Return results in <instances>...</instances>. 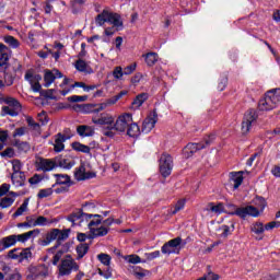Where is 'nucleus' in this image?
Here are the masks:
<instances>
[{"label":"nucleus","mask_w":280,"mask_h":280,"mask_svg":"<svg viewBox=\"0 0 280 280\" xmlns=\"http://www.w3.org/2000/svg\"><path fill=\"white\" fill-rule=\"evenodd\" d=\"M93 215L94 214L84 213V212H82V210H79L77 212H72L68 217V220H69V222H72L73 225H75V224H80V222H82V220H89V219L93 218Z\"/></svg>","instance_id":"17"},{"label":"nucleus","mask_w":280,"mask_h":280,"mask_svg":"<svg viewBox=\"0 0 280 280\" xmlns=\"http://www.w3.org/2000/svg\"><path fill=\"white\" fill-rule=\"evenodd\" d=\"M4 43H7V45H9V47H11L12 49H19V47H21V43L19 42V39H16L14 36L12 35H7L3 37Z\"/></svg>","instance_id":"31"},{"label":"nucleus","mask_w":280,"mask_h":280,"mask_svg":"<svg viewBox=\"0 0 280 280\" xmlns=\"http://www.w3.org/2000/svg\"><path fill=\"white\" fill-rule=\"evenodd\" d=\"M40 180H43V176L35 174L34 176H32L28 179L30 185H38V183H40Z\"/></svg>","instance_id":"58"},{"label":"nucleus","mask_w":280,"mask_h":280,"mask_svg":"<svg viewBox=\"0 0 280 280\" xmlns=\"http://www.w3.org/2000/svg\"><path fill=\"white\" fill-rule=\"evenodd\" d=\"M19 252H20L19 261H30V259H32V250H30V248H24V249L19 248Z\"/></svg>","instance_id":"36"},{"label":"nucleus","mask_w":280,"mask_h":280,"mask_svg":"<svg viewBox=\"0 0 280 280\" xmlns=\"http://www.w3.org/2000/svg\"><path fill=\"white\" fill-rule=\"evenodd\" d=\"M35 166L38 172H51L56 170V160L36 158Z\"/></svg>","instance_id":"14"},{"label":"nucleus","mask_w":280,"mask_h":280,"mask_svg":"<svg viewBox=\"0 0 280 280\" xmlns=\"http://www.w3.org/2000/svg\"><path fill=\"white\" fill-rule=\"evenodd\" d=\"M72 149L75 150V152H83L84 154H89V152H91V147L80 142H73Z\"/></svg>","instance_id":"33"},{"label":"nucleus","mask_w":280,"mask_h":280,"mask_svg":"<svg viewBox=\"0 0 280 280\" xmlns=\"http://www.w3.org/2000/svg\"><path fill=\"white\" fill-rule=\"evenodd\" d=\"M78 135H80V137H93V135H95V131L93 130V128L86 126V125H81L77 128Z\"/></svg>","instance_id":"28"},{"label":"nucleus","mask_w":280,"mask_h":280,"mask_svg":"<svg viewBox=\"0 0 280 280\" xmlns=\"http://www.w3.org/2000/svg\"><path fill=\"white\" fill-rule=\"evenodd\" d=\"M56 78H62V72H57V74H54V72L47 71L44 75V86H51V84H54L56 81Z\"/></svg>","instance_id":"25"},{"label":"nucleus","mask_w":280,"mask_h":280,"mask_svg":"<svg viewBox=\"0 0 280 280\" xmlns=\"http://www.w3.org/2000/svg\"><path fill=\"white\" fill-rule=\"evenodd\" d=\"M30 205V199H25L23 201V203L21 205V207L18 208V210L13 213V218H19L21 215H23V213H25V211H27V206Z\"/></svg>","instance_id":"37"},{"label":"nucleus","mask_w":280,"mask_h":280,"mask_svg":"<svg viewBox=\"0 0 280 280\" xmlns=\"http://www.w3.org/2000/svg\"><path fill=\"white\" fill-rule=\"evenodd\" d=\"M97 259L103 264L104 266H110V255L108 254H98Z\"/></svg>","instance_id":"47"},{"label":"nucleus","mask_w":280,"mask_h":280,"mask_svg":"<svg viewBox=\"0 0 280 280\" xmlns=\"http://www.w3.org/2000/svg\"><path fill=\"white\" fill-rule=\"evenodd\" d=\"M14 145L22 152H25V150H30V144L27 142H21V140H15Z\"/></svg>","instance_id":"52"},{"label":"nucleus","mask_w":280,"mask_h":280,"mask_svg":"<svg viewBox=\"0 0 280 280\" xmlns=\"http://www.w3.org/2000/svg\"><path fill=\"white\" fill-rule=\"evenodd\" d=\"M78 270H80V265L71 255H66L58 266L59 277H69L71 272H78Z\"/></svg>","instance_id":"5"},{"label":"nucleus","mask_w":280,"mask_h":280,"mask_svg":"<svg viewBox=\"0 0 280 280\" xmlns=\"http://www.w3.org/2000/svg\"><path fill=\"white\" fill-rule=\"evenodd\" d=\"M259 116L257 115V110L255 109H248L243 118L242 121V132L243 135H248L250 132V128L257 122V118Z\"/></svg>","instance_id":"10"},{"label":"nucleus","mask_w":280,"mask_h":280,"mask_svg":"<svg viewBox=\"0 0 280 280\" xmlns=\"http://www.w3.org/2000/svg\"><path fill=\"white\" fill-rule=\"evenodd\" d=\"M38 235H40V230L35 229L26 233L16 235V242H22V244H25L27 240H31L32 237H36Z\"/></svg>","instance_id":"22"},{"label":"nucleus","mask_w":280,"mask_h":280,"mask_svg":"<svg viewBox=\"0 0 280 280\" xmlns=\"http://www.w3.org/2000/svg\"><path fill=\"white\" fill-rule=\"evenodd\" d=\"M50 1L51 0L45 1V5H44L45 14H51V11L54 10V5H51Z\"/></svg>","instance_id":"62"},{"label":"nucleus","mask_w":280,"mask_h":280,"mask_svg":"<svg viewBox=\"0 0 280 280\" xmlns=\"http://www.w3.org/2000/svg\"><path fill=\"white\" fill-rule=\"evenodd\" d=\"M156 121H159V115L156 112H152L142 124V132H151L156 126Z\"/></svg>","instance_id":"16"},{"label":"nucleus","mask_w":280,"mask_h":280,"mask_svg":"<svg viewBox=\"0 0 280 280\" xmlns=\"http://www.w3.org/2000/svg\"><path fill=\"white\" fill-rule=\"evenodd\" d=\"M74 178L77 180H89V178H95V173L86 172V167L80 165L74 172Z\"/></svg>","instance_id":"18"},{"label":"nucleus","mask_w":280,"mask_h":280,"mask_svg":"<svg viewBox=\"0 0 280 280\" xmlns=\"http://www.w3.org/2000/svg\"><path fill=\"white\" fill-rule=\"evenodd\" d=\"M51 194H54V189H51V188L40 189L37 194V198H39V199L49 198V196H51Z\"/></svg>","instance_id":"48"},{"label":"nucleus","mask_w":280,"mask_h":280,"mask_svg":"<svg viewBox=\"0 0 280 280\" xmlns=\"http://www.w3.org/2000/svg\"><path fill=\"white\" fill-rule=\"evenodd\" d=\"M11 180L15 187H23L25 185V173H12Z\"/></svg>","instance_id":"26"},{"label":"nucleus","mask_w":280,"mask_h":280,"mask_svg":"<svg viewBox=\"0 0 280 280\" xmlns=\"http://www.w3.org/2000/svg\"><path fill=\"white\" fill-rule=\"evenodd\" d=\"M107 78H109V80H121V78H124V72L113 71L108 73Z\"/></svg>","instance_id":"53"},{"label":"nucleus","mask_w":280,"mask_h":280,"mask_svg":"<svg viewBox=\"0 0 280 280\" xmlns=\"http://www.w3.org/2000/svg\"><path fill=\"white\" fill-rule=\"evenodd\" d=\"M105 23L113 25L112 27L116 28V32H121L124 30V19H121V14L117 12H110L104 9L100 14L96 15L95 24L97 27H103Z\"/></svg>","instance_id":"1"},{"label":"nucleus","mask_w":280,"mask_h":280,"mask_svg":"<svg viewBox=\"0 0 280 280\" xmlns=\"http://www.w3.org/2000/svg\"><path fill=\"white\" fill-rule=\"evenodd\" d=\"M28 229L36 226V215L26 217Z\"/></svg>","instance_id":"60"},{"label":"nucleus","mask_w":280,"mask_h":280,"mask_svg":"<svg viewBox=\"0 0 280 280\" xmlns=\"http://www.w3.org/2000/svg\"><path fill=\"white\" fill-rule=\"evenodd\" d=\"M12 170L13 174L23 173L21 170L23 168V164L21 163V160H12Z\"/></svg>","instance_id":"45"},{"label":"nucleus","mask_w":280,"mask_h":280,"mask_svg":"<svg viewBox=\"0 0 280 280\" xmlns=\"http://www.w3.org/2000/svg\"><path fill=\"white\" fill-rule=\"evenodd\" d=\"M244 174H248V171L230 173V180L233 183L234 189H238L242 183H244Z\"/></svg>","instance_id":"20"},{"label":"nucleus","mask_w":280,"mask_h":280,"mask_svg":"<svg viewBox=\"0 0 280 280\" xmlns=\"http://www.w3.org/2000/svg\"><path fill=\"white\" fill-rule=\"evenodd\" d=\"M126 130L128 137H131L133 139L141 135V129L139 128V125H137V122H135L133 120H131V124L127 127Z\"/></svg>","instance_id":"27"},{"label":"nucleus","mask_w":280,"mask_h":280,"mask_svg":"<svg viewBox=\"0 0 280 280\" xmlns=\"http://www.w3.org/2000/svg\"><path fill=\"white\" fill-rule=\"evenodd\" d=\"M132 275L136 277V279H143L144 277H148L150 275V271L142 269L141 267H133Z\"/></svg>","instance_id":"34"},{"label":"nucleus","mask_w":280,"mask_h":280,"mask_svg":"<svg viewBox=\"0 0 280 280\" xmlns=\"http://www.w3.org/2000/svg\"><path fill=\"white\" fill-rule=\"evenodd\" d=\"M49 275V267L46 265L30 266L26 273L27 280H36L38 277H47Z\"/></svg>","instance_id":"13"},{"label":"nucleus","mask_w":280,"mask_h":280,"mask_svg":"<svg viewBox=\"0 0 280 280\" xmlns=\"http://www.w3.org/2000/svg\"><path fill=\"white\" fill-rule=\"evenodd\" d=\"M70 233H71L70 229L59 230V234L57 236V245L52 248V250L58 248V246H60L61 242H65V240H69Z\"/></svg>","instance_id":"30"},{"label":"nucleus","mask_w":280,"mask_h":280,"mask_svg":"<svg viewBox=\"0 0 280 280\" xmlns=\"http://www.w3.org/2000/svg\"><path fill=\"white\" fill-rule=\"evenodd\" d=\"M89 253V244L81 243L77 246L78 259H82Z\"/></svg>","instance_id":"35"},{"label":"nucleus","mask_w":280,"mask_h":280,"mask_svg":"<svg viewBox=\"0 0 280 280\" xmlns=\"http://www.w3.org/2000/svg\"><path fill=\"white\" fill-rule=\"evenodd\" d=\"M16 244V235H10L0 240V250H5Z\"/></svg>","instance_id":"24"},{"label":"nucleus","mask_w":280,"mask_h":280,"mask_svg":"<svg viewBox=\"0 0 280 280\" xmlns=\"http://www.w3.org/2000/svg\"><path fill=\"white\" fill-rule=\"evenodd\" d=\"M264 231H266V228H264L261 222H256L252 225V232L256 235H262Z\"/></svg>","instance_id":"43"},{"label":"nucleus","mask_w":280,"mask_h":280,"mask_svg":"<svg viewBox=\"0 0 280 280\" xmlns=\"http://www.w3.org/2000/svg\"><path fill=\"white\" fill-rule=\"evenodd\" d=\"M113 222H115V219L108 218L104 220L103 222L101 221L102 226H105V229H110L113 226Z\"/></svg>","instance_id":"63"},{"label":"nucleus","mask_w":280,"mask_h":280,"mask_svg":"<svg viewBox=\"0 0 280 280\" xmlns=\"http://www.w3.org/2000/svg\"><path fill=\"white\" fill-rule=\"evenodd\" d=\"M206 211H211L212 213H223L224 212V205L222 202L218 203L217 206L213 202L208 203Z\"/></svg>","instance_id":"32"},{"label":"nucleus","mask_w":280,"mask_h":280,"mask_svg":"<svg viewBox=\"0 0 280 280\" xmlns=\"http://www.w3.org/2000/svg\"><path fill=\"white\" fill-rule=\"evenodd\" d=\"M174 167V160L172 155L167 153H163L160 156V174H162L163 178H167L172 174V170Z\"/></svg>","instance_id":"11"},{"label":"nucleus","mask_w":280,"mask_h":280,"mask_svg":"<svg viewBox=\"0 0 280 280\" xmlns=\"http://www.w3.org/2000/svg\"><path fill=\"white\" fill-rule=\"evenodd\" d=\"M57 185H69L71 183V177L69 175L56 174Z\"/></svg>","instance_id":"41"},{"label":"nucleus","mask_w":280,"mask_h":280,"mask_svg":"<svg viewBox=\"0 0 280 280\" xmlns=\"http://www.w3.org/2000/svg\"><path fill=\"white\" fill-rule=\"evenodd\" d=\"M93 124L98 126H104L103 135L113 139L115 137V131H113V126L115 125V118L108 114H102L100 118H93Z\"/></svg>","instance_id":"7"},{"label":"nucleus","mask_w":280,"mask_h":280,"mask_svg":"<svg viewBox=\"0 0 280 280\" xmlns=\"http://www.w3.org/2000/svg\"><path fill=\"white\" fill-rule=\"evenodd\" d=\"M145 100H148V94L145 93L139 94L136 97V100L132 102L133 108H140V106H143V102H145Z\"/></svg>","instance_id":"39"},{"label":"nucleus","mask_w":280,"mask_h":280,"mask_svg":"<svg viewBox=\"0 0 280 280\" xmlns=\"http://www.w3.org/2000/svg\"><path fill=\"white\" fill-rule=\"evenodd\" d=\"M229 207L234 209V211L230 212V215H237L243 220L246 218V215H252L253 218H257V215H259V209H257L255 206L237 208L235 205H229Z\"/></svg>","instance_id":"8"},{"label":"nucleus","mask_w":280,"mask_h":280,"mask_svg":"<svg viewBox=\"0 0 280 280\" xmlns=\"http://www.w3.org/2000/svg\"><path fill=\"white\" fill-rule=\"evenodd\" d=\"M126 259H128L129 264H141V257L137 255H129Z\"/></svg>","instance_id":"59"},{"label":"nucleus","mask_w":280,"mask_h":280,"mask_svg":"<svg viewBox=\"0 0 280 280\" xmlns=\"http://www.w3.org/2000/svg\"><path fill=\"white\" fill-rule=\"evenodd\" d=\"M144 61L147 62L148 67H154L159 61V54L156 52H148L143 55Z\"/></svg>","instance_id":"29"},{"label":"nucleus","mask_w":280,"mask_h":280,"mask_svg":"<svg viewBox=\"0 0 280 280\" xmlns=\"http://www.w3.org/2000/svg\"><path fill=\"white\" fill-rule=\"evenodd\" d=\"M279 103H280V89H275V90L268 91L265 94V97L258 102V109L262 112L275 110V108L279 106Z\"/></svg>","instance_id":"2"},{"label":"nucleus","mask_w":280,"mask_h":280,"mask_svg":"<svg viewBox=\"0 0 280 280\" xmlns=\"http://www.w3.org/2000/svg\"><path fill=\"white\" fill-rule=\"evenodd\" d=\"M0 102L1 104L8 105L2 107V112H1L2 117H5V115H10V117H16L19 116V113H21L22 110L21 103L19 102V100L14 97L0 96Z\"/></svg>","instance_id":"4"},{"label":"nucleus","mask_w":280,"mask_h":280,"mask_svg":"<svg viewBox=\"0 0 280 280\" xmlns=\"http://www.w3.org/2000/svg\"><path fill=\"white\" fill-rule=\"evenodd\" d=\"M62 255H65V252L62 250H58L55 256L52 257V265L54 266H58V262L60 261V259H62Z\"/></svg>","instance_id":"56"},{"label":"nucleus","mask_w":280,"mask_h":280,"mask_svg":"<svg viewBox=\"0 0 280 280\" xmlns=\"http://www.w3.org/2000/svg\"><path fill=\"white\" fill-rule=\"evenodd\" d=\"M10 191V185L9 184H2L0 186V198L5 196V194H9Z\"/></svg>","instance_id":"61"},{"label":"nucleus","mask_w":280,"mask_h":280,"mask_svg":"<svg viewBox=\"0 0 280 280\" xmlns=\"http://www.w3.org/2000/svg\"><path fill=\"white\" fill-rule=\"evenodd\" d=\"M60 233L59 229H52L49 233H47L46 238L39 241L42 246H48V244H51L55 240L58 241V235Z\"/></svg>","instance_id":"23"},{"label":"nucleus","mask_w":280,"mask_h":280,"mask_svg":"<svg viewBox=\"0 0 280 280\" xmlns=\"http://www.w3.org/2000/svg\"><path fill=\"white\" fill-rule=\"evenodd\" d=\"M56 167H62L63 170H71L75 165V162L71 158L58 156L55 159Z\"/></svg>","instance_id":"21"},{"label":"nucleus","mask_w":280,"mask_h":280,"mask_svg":"<svg viewBox=\"0 0 280 280\" xmlns=\"http://www.w3.org/2000/svg\"><path fill=\"white\" fill-rule=\"evenodd\" d=\"M130 124H132V115L131 114H122L114 122V125L112 127V132H115V135H117V132H119V133L126 132V130L128 129Z\"/></svg>","instance_id":"9"},{"label":"nucleus","mask_w":280,"mask_h":280,"mask_svg":"<svg viewBox=\"0 0 280 280\" xmlns=\"http://www.w3.org/2000/svg\"><path fill=\"white\" fill-rule=\"evenodd\" d=\"M8 257H9V259H18L19 260V258H20L19 248H14V249L9 250Z\"/></svg>","instance_id":"57"},{"label":"nucleus","mask_w":280,"mask_h":280,"mask_svg":"<svg viewBox=\"0 0 280 280\" xmlns=\"http://www.w3.org/2000/svg\"><path fill=\"white\" fill-rule=\"evenodd\" d=\"M92 218L93 219L88 224L90 229L89 240H95V237H104L108 235V231H110V229L103 225L100 226L104 218H102L100 214H94Z\"/></svg>","instance_id":"3"},{"label":"nucleus","mask_w":280,"mask_h":280,"mask_svg":"<svg viewBox=\"0 0 280 280\" xmlns=\"http://www.w3.org/2000/svg\"><path fill=\"white\" fill-rule=\"evenodd\" d=\"M220 279V276L209 271L207 275H205L203 277L199 278L198 280H218Z\"/></svg>","instance_id":"54"},{"label":"nucleus","mask_w":280,"mask_h":280,"mask_svg":"<svg viewBox=\"0 0 280 280\" xmlns=\"http://www.w3.org/2000/svg\"><path fill=\"white\" fill-rule=\"evenodd\" d=\"M8 60H10V55L8 52H0V67L8 69Z\"/></svg>","instance_id":"49"},{"label":"nucleus","mask_w":280,"mask_h":280,"mask_svg":"<svg viewBox=\"0 0 280 280\" xmlns=\"http://www.w3.org/2000/svg\"><path fill=\"white\" fill-rule=\"evenodd\" d=\"M74 69H77V71H88L89 63H86L83 59H78L74 62Z\"/></svg>","instance_id":"44"},{"label":"nucleus","mask_w":280,"mask_h":280,"mask_svg":"<svg viewBox=\"0 0 280 280\" xmlns=\"http://www.w3.org/2000/svg\"><path fill=\"white\" fill-rule=\"evenodd\" d=\"M280 222L279 221H271L265 225V231H272V229H279Z\"/></svg>","instance_id":"55"},{"label":"nucleus","mask_w":280,"mask_h":280,"mask_svg":"<svg viewBox=\"0 0 280 280\" xmlns=\"http://www.w3.org/2000/svg\"><path fill=\"white\" fill-rule=\"evenodd\" d=\"M128 91H121L120 93H118L116 96L107 100V104L110 106L113 104H117V102H119V100H121V97H124V95H127Z\"/></svg>","instance_id":"46"},{"label":"nucleus","mask_w":280,"mask_h":280,"mask_svg":"<svg viewBox=\"0 0 280 280\" xmlns=\"http://www.w3.org/2000/svg\"><path fill=\"white\" fill-rule=\"evenodd\" d=\"M183 244V238L180 236H177L168 242H166L162 246V253L163 255H178L180 253V246Z\"/></svg>","instance_id":"12"},{"label":"nucleus","mask_w":280,"mask_h":280,"mask_svg":"<svg viewBox=\"0 0 280 280\" xmlns=\"http://www.w3.org/2000/svg\"><path fill=\"white\" fill-rule=\"evenodd\" d=\"M115 32H118V31H116V28H114L113 26H109L105 28L104 34L105 36H115Z\"/></svg>","instance_id":"64"},{"label":"nucleus","mask_w":280,"mask_h":280,"mask_svg":"<svg viewBox=\"0 0 280 280\" xmlns=\"http://www.w3.org/2000/svg\"><path fill=\"white\" fill-rule=\"evenodd\" d=\"M2 159H14V149L7 148L4 151L0 152Z\"/></svg>","instance_id":"50"},{"label":"nucleus","mask_w":280,"mask_h":280,"mask_svg":"<svg viewBox=\"0 0 280 280\" xmlns=\"http://www.w3.org/2000/svg\"><path fill=\"white\" fill-rule=\"evenodd\" d=\"M42 79L43 78L40 77V74H36V72H34V71H28L25 74V80H27V82H30V84L35 93L40 92V89H42L40 80Z\"/></svg>","instance_id":"15"},{"label":"nucleus","mask_w":280,"mask_h":280,"mask_svg":"<svg viewBox=\"0 0 280 280\" xmlns=\"http://www.w3.org/2000/svg\"><path fill=\"white\" fill-rule=\"evenodd\" d=\"M214 140L215 136L211 135L205 138L202 142L188 143L183 150L185 159H190V156H194V154H196V152H198L199 150H205V148H209V145L212 144Z\"/></svg>","instance_id":"6"},{"label":"nucleus","mask_w":280,"mask_h":280,"mask_svg":"<svg viewBox=\"0 0 280 280\" xmlns=\"http://www.w3.org/2000/svg\"><path fill=\"white\" fill-rule=\"evenodd\" d=\"M185 209V199H179L173 209H171V215H176L178 211H183Z\"/></svg>","instance_id":"42"},{"label":"nucleus","mask_w":280,"mask_h":280,"mask_svg":"<svg viewBox=\"0 0 280 280\" xmlns=\"http://www.w3.org/2000/svg\"><path fill=\"white\" fill-rule=\"evenodd\" d=\"M14 205V198L12 197H3L0 199L1 209H10Z\"/></svg>","instance_id":"40"},{"label":"nucleus","mask_w":280,"mask_h":280,"mask_svg":"<svg viewBox=\"0 0 280 280\" xmlns=\"http://www.w3.org/2000/svg\"><path fill=\"white\" fill-rule=\"evenodd\" d=\"M71 139V136L65 133H57L55 136L54 150L55 152H62L65 150V141Z\"/></svg>","instance_id":"19"},{"label":"nucleus","mask_w":280,"mask_h":280,"mask_svg":"<svg viewBox=\"0 0 280 280\" xmlns=\"http://www.w3.org/2000/svg\"><path fill=\"white\" fill-rule=\"evenodd\" d=\"M35 224L36 226H49V224H54V221L51 219L39 215L36 217Z\"/></svg>","instance_id":"38"},{"label":"nucleus","mask_w":280,"mask_h":280,"mask_svg":"<svg viewBox=\"0 0 280 280\" xmlns=\"http://www.w3.org/2000/svg\"><path fill=\"white\" fill-rule=\"evenodd\" d=\"M86 100H89V96L86 95L84 96L72 95L68 97V102H72V103L86 102Z\"/></svg>","instance_id":"51"}]
</instances>
